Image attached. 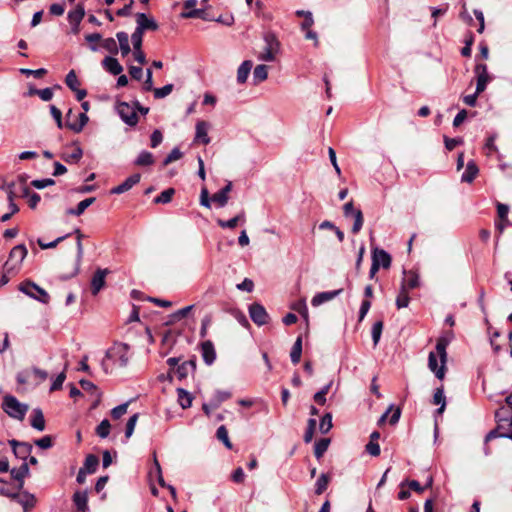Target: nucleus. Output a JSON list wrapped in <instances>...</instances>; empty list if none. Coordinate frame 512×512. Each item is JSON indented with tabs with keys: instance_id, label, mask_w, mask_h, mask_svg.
Returning a JSON list of instances; mask_svg holds the SVG:
<instances>
[{
	"instance_id": "f257e3e1",
	"label": "nucleus",
	"mask_w": 512,
	"mask_h": 512,
	"mask_svg": "<svg viewBox=\"0 0 512 512\" xmlns=\"http://www.w3.org/2000/svg\"><path fill=\"white\" fill-rule=\"evenodd\" d=\"M129 346L125 343H115L112 347H110L106 353L105 358L101 362L102 369L105 373H109V365L108 360L113 361L114 363H119L121 367H125L128 364Z\"/></svg>"
},
{
	"instance_id": "f03ea898",
	"label": "nucleus",
	"mask_w": 512,
	"mask_h": 512,
	"mask_svg": "<svg viewBox=\"0 0 512 512\" xmlns=\"http://www.w3.org/2000/svg\"><path fill=\"white\" fill-rule=\"evenodd\" d=\"M18 290L42 304H48L50 301L48 292L30 279L21 282L18 286Z\"/></svg>"
},
{
	"instance_id": "7ed1b4c3",
	"label": "nucleus",
	"mask_w": 512,
	"mask_h": 512,
	"mask_svg": "<svg viewBox=\"0 0 512 512\" xmlns=\"http://www.w3.org/2000/svg\"><path fill=\"white\" fill-rule=\"evenodd\" d=\"M27 248L24 244H19L13 247L9 253V260L5 262L3 266V270L7 271V273L16 274L27 256Z\"/></svg>"
},
{
	"instance_id": "20e7f679",
	"label": "nucleus",
	"mask_w": 512,
	"mask_h": 512,
	"mask_svg": "<svg viewBox=\"0 0 512 512\" xmlns=\"http://www.w3.org/2000/svg\"><path fill=\"white\" fill-rule=\"evenodd\" d=\"M2 408L10 417L17 420H23L28 411V405L20 403L12 395H6L3 398Z\"/></svg>"
},
{
	"instance_id": "39448f33",
	"label": "nucleus",
	"mask_w": 512,
	"mask_h": 512,
	"mask_svg": "<svg viewBox=\"0 0 512 512\" xmlns=\"http://www.w3.org/2000/svg\"><path fill=\"white\" fill-rule=\"evenodd\" d=\"M265 47L263 52L259 55V59L266 62L275 60V56L279 51L280 43L276 35L272 32L264 34Z\"/></svg>"
},
{
	"instance_id": "423d86ee",
	"label": "nucleus",
	"mask_w": 512,
	"mask_h": 512,
	"mask_svg": "<svg viewBox=\"0 0 512 512\" xmlns=\"http://www.w3.org/2000/svg\"><path fill=\"white\" fill-rule=\"evenodd\" d=\"M117 113L121 120L128 126H136L139 118L136 112L135 104L130 105L127 102H119L116 106Z\"/></svg>"
},
{
	"instance_id": "0eeeda50",
	"label": "nucleus",
	"mask_w": 512,
	"mask_h": 512,
	"mask_svg": "<svg viewBox=\"0 0 512 512\" xmlns=\"http://www.w3.org/2000/svg\"><path fill=\"white\" fill-rule=\"evenodd\" d=\"M249 315L251 320L258 326L267 324L270 319L265 307L259 303H252L249 306Z\"/></svg>"
},
{
	"instance_id": "6e6552de",
	"label": "nucleus",
	"mask_w": 512,
	"mask_h": 512,
	"mask_svg": "<svg viewBox=\"0 0 512 512\" xmlns=\"http://www.w3.org/2000/svg\"><path fill=\"white\" fill-rule=\"evenodd\" d=\"M8 443L11 446L14 455L23 460V462H27L26 460L30 456L33 446L28 442L18 441L16 439H11Z\"/></svg>"
},
{
	"instance_id": "1a4fd4ad",
	"label": "nucleus",
	"mask_w": 512,
	"mask_h": 512,
	"mask_svg": "<svg viewBox=\"0 0 512 512\" xmlns=\"http://www.w3.org/2000/svg\"><path fill=\"white\" fill-rule=\"evenodd\" d=\"M474 72L477 77L476 90L477 93H482L486 87L488 82L490 81V77L487 70V65L483 63H478L475 65Z\"/></svg>"
},
{
	"instance_id": "9d476101",
	"label": "nucleus",
	"mask_w": 512,
	"mask_h": 512,
	"mask_svg": "<svg viewBox=\"0 0 512 512\" xmlns=\"http://www.w3.org/2000/svg\"><path fill=\"white\" fill-rule=\"evenodd\" d=\"M495 417L498 422V429H512V409L507 407L499 408Z\"/></svg>"
},
{
	"instance_id": "9b49d317",
	"label": "nucleus",
	"mask_w": 512,
	"mask_h": 512,
	"mask_svg": "<svg viewBox=\"0 0 512 512\" xmlns=\"http://www.w3.org/2000/svg\"><path fill=\"white\" fill-rule=\"evenodd\" d=\"M110 273V271L105 268H98L92 276L91 279V292L93 295H97L100 290L105 286V277Z\"/></svg>"
},
{
	"instance_id": "f8f14e48",
	"label": "nucleus",
	"mask_w": 512,
	"mask_h": 512,
	"mask_svg": "<svg viewBox=\"0 0 512 512\" xmlns=\"http://www.w3.org/2000/svg\"><path fill=\"white\" fill-rule=\"evenodd\" d=\"M136 23V28L143 33L147 30L156 31L159 28L157 22L145 13L136 14Z\"/></svg>"
},
{
	"instance_id": "ddd939ff",
	"label": "nucleus",
	"mask_w": 512,
	"mask_h": 512,
	"mask_svg": "<svg viewBox=\"0 0 512 512\" xmlns=\"http://www.w3.org/2000/svg\"><path fill=\"white\" fill-rule=\"evenodd\" d=\"M372 262H376L379 268L388 269L391 266L392 258L384 249L374 248L372 250Z\"/></svg>"
},
{
	"instance_id": "4468645a",
	"label": "nucleus",
	"mask_w": 512,
	"mask_h": 512,
	"mask_svg": "<svg viewBox=\"0 0 512 512\" xmlns=\"http://www.w3.org/2000/svg\"><path fill=\"white\" fill-rule=\"evenodd\" d=\"M141 175L139 173L132 174L120 185L113 187L110 190L111 194H122L129 191L133 186L140 182Z\"/></svg>"
},
{
	"instance_id": "2eb2a0df",
	"label": "nucleus",
	"mask_w": 512,
	"mask_h": 512,
	"mask_svg": "<svg viewBox=\"0 0 512 512\" xmlns=\"http://www.w3.org/2000/svg\"><path fill=\"white\" fill-rule=\"evenodd\" d=\"M209 123L200 120L196 123V133L194 142L202 143L207 145L210 143V137L208 136Z\"/></svg>"
},
{
	"instance_id": "dca6fc26",
	"label": "nucleus",
	"mask_w": 512,
	"mask_h": 512,
	"mask_svg": "<svg viewBox=\"0 0 512 512\" xmlns=\"http://www.w3.org/2000/svg\"><path fill=\"white\" fill-rule=\"evenodd\" d=\"M342 292H343L342 288L333 290V291L319 292L313 296V298L311 300V304H312V306L317 307L325 302H328V301L334 299L335 297L339 296Z\"/></svg>"
},
{
	"instance_id": "f3484780",
	"label": "nucleus",
	"mask_w": 512,
	"mask_h": 512,
	"mask_svg": "<svg viewBox=\"0 0 512 512\" xmlns=\"http://www.w3.org/2000/svg\"><path fill=\"white\" fill-rule=\"evenodd\" d=\"M428 367L438 379L442 380L445 377L446 364L441 363V365L439 366L437 355L434 352L429 353Z\"/></svg>"
},
{
	"instance_id": "a211bd4d",
	"label": "nucleus",
	"mask_w": 512,
	"mask_h": 512,
	"mask_svg": "<svg viewBox=\"0 0 512 512\" xmlns=\"http://www.w3.org/2000/svg\"><path fill=\"white\" fill-rule=\"evenodd\" d=\"M30 470L27 462H23L20 467L10 470L11 477L18 482V489H22L24 479L29 476Z\"/></svg>"
},
{
	"instance_id": "6ab92c4d",
	"label": "nucleus",
	"mask_w": 512,
	"mask_h": 512,
	"mask_svg": "<svg viewBox=\"0 0 512 512\" xmlns=\"http://www.w3.org/2000/svg\"><path fill=\"white\" fill-rule=\"evenodd\" d=\"M201 354L205 364L212 365L214 363L216 351L212 341L206 340L201 344Z\"/></svg>"
},
{
	"instance_id": "aec40b11",
	"label": "nucleus",
	"mask_w": 512,
	"mask_h": 512,
	"mask_svg": "<svg viewBox=\"0 0 512 512\" xmlns=\"http://www.w3.org/2000/svg\"><path fill=\"white\" fill-rule=\"evenodd\" d=\"M12 497L14 499H17V501L22 505L25 512L35 507L36 498L33 494L23 492L13 494Z\"/></svg>"
},
{
	"instance_id": "412c9836",
	"label": "nucleus",
	"mask_w": 512,
	"mask_h": 512,
	"mask_svg": "<svg viewBox=\"0 0 512 512\" xmlns=\"http://www.w3.org/2000/svg\"><path fill=\"white\" fill-rule=\"evenodd\" d=\"M102 66L106 71H108L110 74L114 76L120 75L123 71V67L121 66L119 61L112 56H106L102 60Z\"/></svg>"
},
{
	"instance_id": "4be33fe9",
	"label": "nucleus",
	"mask_w": 512,
	"mask_h": 512,
	"mask_svg": "<svg viewBox=\"0 0 512 512\" xmlns=\"http://www.w3.org/2000/svg\"><path fill=\"white\" fill-rule=\"evenodd\" d=\"M77 255H76V261L73 268V271L68 275H62L60 276L61 280H69L72 277L76 276L80 271V265L83 258V245L82 240H77Z\"/></svg>"
},
{
	"instance_id": "5701e85b",
	"label": "nucleus",
	"mask_w": 512,
	"mask_h": 512,
	"mask_svg": "<svg viewBox=\"0 0 512 512\" xmlns=\"http://www.w3.org/2000/svg\"><path fill=\"white\" fill-rule=\"evenodd\" d=\"M479 173V168L474 160H470L466 169L461 176V181L465 183H472Z\"/></svg>"
},
{
	"instance_id": "b1692460",
	"label": "nucleus",
	"mask_w": 512,
	"mask_h": 512,
	"mask_svg": "<svg viewBox=\"0 0 512 512\" xmlns=\"http://www.w3.org/2000/svg\"><path fill=\"white\" fill-rule=\"evenodd\" d=\"M405 277L401 282V287H404L407 291L410 289H415L419 286V275L414 271H405Z\"/></svg>"
},
{
	"instance_id": "393cba45",
	"label": "nucleus",
	"mask_w": 512,
	"mask_h": 512,
	"mask_svg": "<svg viewBox=\"0 0 512 512\" xmlns=\"http://www.w3.org/2000/svg\"><path fill=\"white\" fill-rule=\"evenodd\" d=\"M88 121H89V118H88L87 114L85 112H83L78 115L77 121H75V122L66 121L65 127H67L68 129L72 130L75 133H80L83 130L84 126L88 123Z\"/></svg>"
},
{
	"instance_id": "a878e982",
	"label": "nucleus",
	"mask_w": 512,
	"mask_h": 512,
	"mask_svg": "<svg viewBox=\"0 0 512 512\" xmlns=\"http://www.w3.org/2000/svg\"><path fill=\"white\" fill-rule=\"evenodd\" d=\"M85 16V8L82 3H78L75 9L68 12V22L69 24H80L82 19Z\"/></svg>"
},
{
	"instance_id": "bb28decb",
	"label": "nucleus",
	"mask_w": 512,
	"mask_h": 512,
	"mask_svg": "<svg viewBox=\"0 0 512 512\" xmlns=\"http://www.w3.org/2000/svg\"><path fill=\"white\" fill-rule=\"evenodd\" d=\"M253 67V63L251 60H245L241 63L237 70V82L239 84H244L247 81V78L251 72Z\"/></svg>"
},
{
	"instance_id": "cd10ccee",
	"label": "nucleus",
	"mask_w": 512,
	"mask_h": 512,
	"mask_svg": "<svg viewBox=\"0 0 512 512\" xmlns=\"http://www.w3.org/2000/svg\"><path fill=\"white\" fill-rule=\"evenodd\" d=\"M30 424L38 431H43L45 429V419L40 408L33 409Z\"/></svg>"
},
{
	"instance_id": "c85d7f7f",
	"label": "nucleus",
	"mask_w": 512,
	"mask_h": 512,
	"mask_svg": "<svg viewBox=\"0 0 512 512\" xmlns=\"http://www.w3.org/2000/svg\"><path fill=\"white\" fill-rule=\"evenodd\" d=\"M83 156V150L79 145H76V147L73 149L72 152H63L61 154V158L63 161H65L68 164H76L80 161V159Z\"/></svg>"
},
{
	"instance_id": "c756f323",
	"label": "nucleus",
	"mask_w": 512,
	"mask_h": 512,
	"mask_svg": "<svg viewBox=\"0 0 512 512\" xmlns=\"http://www.w3.org/2000/svg\"><path fill=\"white\" fill-rule=\"evenodd\" d=\"M95 197L86 198L78 203L75 208L67 209L66 213L68 215L80 216L84 213V211L94 203Z\"/></svg>"
},
{
	"instance_id": "7c9ffc66",
	"label": "nucleus",
	"mask_w": 512,
	"mask_h": 512,
	"mask_svg": "<svg viewBox=\"0 0 512 512\" xmlns=\"http://www.w3.org/2000/svg\"><path fill=\"white\" fill-rule=\"evenodd\" d=\"M116 38L119 42L118 48L120 49L122 56H127L131 52L128 34L124 31H120L117 32Z\"/></svg>"
},
{
	"instance_id": "2f4dec72",
	"label": "nucleus",
	"mask_w": 512,
	"mask_h": 512,
	"mask_svg": "<svg viewBox=\"0 0 512 512\" xmlns=\"http://www.w3.org/2000/svg\"><path fill=\"white\" fill-rule=\"evenodd\" d=\"M433 404L440 405V407L436 410L437 414H442L446 407V398L444 395V387H438L433 395Z\"/></svg>"
},
{
	"instance_id": "473e14b6",
	"label": "nucleus",
	"mask_w": 512,
	"mask_h": 512,
	"mask_svg": "<svg viewBox=\"0 0 512 512\" xmlns=\"http://www.w3.org/2000/svg\"><path fill=\"white\" fill-rule=\"evenodd\" d=\"M73 502L77 507L78 512H85L88 508V496L85 491H77L73 495Z\"/></svg>"
},
{
	"instance_id": "72a5a7b5",
	"label": "nucleus",
	"mask_w": 512,
	"mask_h": 512,
	"mask_svg": "<svg viewBox=\"0 0 512 512\" xmlns=\"http://www.w3.org/2000/svg\"><path fill=\"white\" fill-rule=\"evenodd\" d=\"M154 161L155 160L153 154L147 150H143L134 160V165L140 167L151 166L154 164Z\"/></svg>"
},
{
	"instance_id": "f704fd0d",
	"label": "nucleus",
	"mask_w": 512,
	"mask_h": 512,
	"mask_svg": "<svg viewBox=\"0 0 512 512\" xmlns=\"http://www.w3.org/2000/svg\"><path fill=\"white\" fill-rule=\"evenodd\" d=\"M301 355H302V336L299 335L296 338V340L292 346L291 352H290L291 362L294 365H297L301 360Z\"/></svg>"
},
{
	"instance_id": "c9c22d12",
	"label": "nucleus",
	"mask_w": 512,
	"mask_h": 512,
	"mask_svg": "<svg viewBox=\"0 0 512 512\" xmlns=\"http://www.w3.org/2000/svg\"><path fill=\"white\" fill-rule=\"evenodd\" d=\"M178 403L183 409L191 407L193 396L184 388H177Z\"/></svg>"
},
{
	"instance_id": "e433bc0d",
	"label": "nucleus",
	"mask_w": 512,
	"mask_h": 512,
	"mask_svg": "<svg viewBox=\"0 0 512 512\" xmlns=\"http://www.w3.org/2000/svg\"><path fill=\"white\" fill-rule=\"evenodd\" d=\"M407 488L409 490H413L417 493H422L425 489L427 488H431L432 487V484H433V478L431 475L428 476L427 478V481L425 483V485H421L418 481L416 480H409V481H406L405 482Z\"/></svg>"
},
{
	"instance_id": "4c0bfd02",
	"label": "nucleus",
	"mask_w": 512,
	"mask_h": 512,
	"mask_svg": "<svg viewBox=\"0 0 512 512\" xmlns=\"http://www.w3.org/2000/svg\"><path fill=\"white\" fill-rule=\"evenodd\" d=\"M193 308H194V305H189V306L183 307V308L175 311L174 313L169 315V319L166 322V324L171 325V324H174V323L180 321L181 319L185 318L192 311Z\"/></svg>"
},
{
	"instance_id": "58836bf2",
	"label": "nucleus",
	"mask_w": 512,
	"mask_h": 512,
	"mask_svg": "<svg viewBox=\"0 0 512 512\" xmlns=\"http://www.w3.org/2000/svg\"><path fill=\"white\" fill-rule=\"evenodd\" d=\"M244 220H245V213H244V211H242L241 213H239L238 215H236L235 217H233L229 220L218 219L217 224L221 228L234 229L238 225L239 221H244Z\"/></svg>"
},
{
	"instance_id": "ea45409f",
	"label": "nucleus",
	"mask_w": 512,
	"mask_h": 512,
	"mask_svg": "<svg viewBox=\"0 0 512 512\" xmlns=\"http://www.w3.org/2000/svg\"><path fill=\"white\" fill-rule=\"evenodd\" d=\"M28 175L23 173L17 176V191L20 194V197H28L30 193V189L27 186Z\"/></svg>"
},
{
	"instance_id": "a19ab883",
	"label": "nucleus",
	"mask_w": 512,
	"mask_h": 512,
	"mask_svg": "<svg viewBox=\"0 0 512 512\" xmlns=\"http://www.w3.org/2000/svg\"><path fill=\"white\" fill-rule=\"evenodd\" d=\"M268 77V67L264 64L257 65L253 71L254 84L265 81Z\"/></svg>"
},
{
	"instance_id": "79ce46f5",
	"label": "nucleus",
	"mask_w": 512,
	"mask_h": 512,
	"mask_svg": "<svg viewBox=\"0 0 512 512\" xmlns=\"http://www.w3.org/2000/svg\"><path fill=\"white\" fill-rule=\"evenodd\" d=\"M330 444L329 438H321L318 441L315 442L314 445V455L319 460L323 457L325 452L327 451Z\"/></svg>"
},
{
	"instance_id": "37998d69",
	"label": "nucleus",
	"mask_w": 512,
	"mask_h": 512,
	"mask_svg": "<svg viewBox=\"0 0 512 512\" xmlns=\"http://www.w3.org/2000/svg\"><path fill=\"white\" fill-rule=\"evenodd\" d=\"M99 464V458L94 454L86 456L84 466L82 467L87 473L92 474L96 471Z\"/></svg>"
},
{
	"instance_id": "c03bdc74",
	"label": "nucleus",
	"mask_w": 512,
	"mask_h": 512,
	"mask_svg": "<svg viewBox=\"0 0 512 512\" xmlns=\"http://www.w3.org/2000/svg\"><path fill=\"white\" fill-rule=\"evenodd\" d=\"M447 345H448V341L445 338L441 337L437 340L436 355L439 356L440 361L443 364H446V361H447V351H446Z\"/></svg>"
},
{
	"instance_id": "a18cd8bd",
	"label": "nucleus",
	"mask_w": 512,
	"mask_h": 512,
	"mask_svg": "<svg viewBox=\"0 0 512 512\" xmlns=\"http://www.w3.org/2000/svg\"><path fill=\"white\" fill-rule=\"evenodd\" d=\"M175 194L174 188H168L162 191L158 196H156L153 200L155 204H167L170 203L173 196Z\"/></svg>"
},
{
	"instance_id": "49530a36",
	"label": "nucleus",
	"mask_w": 512,
	"mask_h": 512,
	"mask_svg": "<svg viewBox=\"0 0 512 512\" xmlns=\"http://www.w3.org/2000/svg\"><path fill=\"white\" fill-rule=\"evenodd\" d=\"M101 47L112 55H116L119 52L118 44L112 37L102 39Z\"/></svg>"
},
{
	"instance_id": "de8ad7c7",
	"label": "nucleus",
	"mask_w": 512,
	"mask_h": 512,
	"mask_svg": "<svg viewBox=\"0 0 512 512\" xmlns=\"http://www.w3.org/2000/svg\"><path fill=\"white\" fill-rule=\"evenodd\" d=\"M329 481H330L329 475L326 473H322L316 481L315 493L317 495H321L327 489Z\"/></svg>"
},
{
	"instance_id": "09e8293b",
	"label": "nucleus",
	"mask_w": 512,
	"mask_h": 512,
	"mask_svg": "<svg viewBox=\"0 0 512 512\" xmlns=\"http://www.w3.org/2000/svg\"><path fill=\"white\" fill-rule=\"evenodd\" d=\"M410 303L408 291L404 287H400V291L396 298V306L398 309L406 308Z\"/></svg>"
},
{
	"instance_id": "8fccbe9b",
	"label": "nucleus",
	"mask_w": 512,
	"mask_h": 512,
	"mask_svg": "<svg viewBox=\"0 0 512 512\" xmlns=\"http://www.w3.org/2000/svg\"><path fill=\"white\" fill-rule=\"evenodd\" d=\"M231 397V393L229 391H220L217 390L214 397L211 399V405L213 408H218L220 404Z\"/></svg>"
},
{
	"instance_id": "3c124183",
	"label": "nucleus",
	"mask_w": 512,
	"mask_h": 512,
	"mask_svg": "<svg viewBox=\"0 0 512 512\" xmlns=\"http://www.w3.org/2000/svg\"><path fill=\"white\" fill-rule=\"evenodd\" d=\"M503 437V438H512V429H506L502 431V429H498V427L494 430H491L485 437V441L488 442L494 438Z\"/></svg>"
},
{
	"instance_id": "603ef678",
	"label": "nucleus",
	"mask_w": 512,
	"mask_h": 512,
	"mask_svg": "<svg viewBox=\"0 0 512 512\" xmlns=\"http://www.w3.org/2000/svg\"><path fill=\"white\" fill-rule=\"evenodd\" d=\"M216 437L225 445V447H227L228 449H232V443L229 440L228 430L224 425L218 427L216 431Z\"/></svg>"
},
{
	"instance_id": "864d4df0",
	"label": "nucleus",
	"mask_w": 512,
	"mask_h": 512,
	"mask_svg": "<svg viewBox=\"0 0 512 512\" xmlns=\"http://www.w3.org/2000/svg\"><path fill=\"white\" fill-rule=\"evenodd\" d=\"M85 40L89 44V49L92 52H97L99 50V46L97 45V42L102 41V35L100 33H91L85 35Z\"/></svg>"
},
{
	"instance_id": "5fc2aeb1",
	"label": "nucleus",
	"mask_w": 512,
	"mask_h": 512,
	"mask_svg": "<svg viewBox=\"0 0 512 512\" xmlns=\"http://www.w3.org/2000/svg\"><path fill=\"white\" fill-rule=\"evenodd\" d=\"M332 414L331 413H325L321 420L319 425V430L322 434H327L331 428H332Z\"/></svg>"
},
{
	"instance_id": "6e6d98bb",
	"label": "nucleus",
	"mask_w": 512,
	"mask_h": 512,
	"mask_svg": "<svg viewBox=\"0 0 512 512\" xmlns=\"http://www.w3.org/2000/svg\"><path fill=\"white\" fill-rule=\"evenodd\" d=\"M111 424L108 419H103L96 427V434L100 438H107L110 433Z\"/></svg>"
},
{
	"instance_id": "4d7b16f0",
	"label": "nucleus",
	"mask_w": 512,
	"mask_h": 512,
	"mask_svg": "<svg viewBox=\"0 0 512 512\" xmlns=\"http://www.w3.org/2000/svg\"><path fill=\"white\" fill-rule=\"evenodd\" d=\"M65 84L72 90L76 91V88L80 85L77 75L74 70L68 72L65 77Z\"/></svg>"
},
{
	"instance_id": "13d9d810",
	"label": "nucleus",
	"mask_w": 512,
	"mask_h": 512,
	"mask_svg": "<svg viewBox=\"0 0 512 512\" xmlns=\"http://www.w3.org/2000/svg\"><path fill=\"white\" fill-rule=\"evenodd\" d=\"M352 217L354 218V223L352 226V233L357 234L362 229V226L364 223L363 213L361 210H357L355 215H353Z\"/></svg>"
},
{
	"instance_id": "bf43d9fd",
	"label": "nucleus",
	"mask_w": 512,
	"mask_h": 512,
	"mask_svg": "<svg viewBox=\"0 0 512 512\" xmlns=\"http://www.w3.org/2000/svg\"><path fill=\"white\" fill-rule=\"evenodd\" d=\"M382 330H383V322L382 321H377L373 324L371 334H372L374 346H376L378 344V342L381 338Z\"/></svg>"
},
{
	"instance_id": "052dcab7",
	"label": "nucleus",
	"mask_w": 512,
	"mask_h": 512,
	"mask_svg": "<svg viewBox=\"0 0 512 512\" xmlns=\"http://www.w3.org/2000/svg\"><path fill=\"white\" fill-rule=\"evenodd\" d=\"M139 418V414L135 413L133 414L126 423V429H125V436L126 438H130L134 432L137 420Z\"/></svg>"
},
{
	"instance_id": "680f3d73",
	"label": "nucleus",
	"mask_w": 512,
	"mask_h": 512,
	"mask_svg": "<svg viewBox=\"0 0 512 512\" xmlns=\"http://www.w3.org/2000/svg\"><path fill=\"white\" fill-rule=\"evenodd\" d=\"M183 156V153L180 151L178 147H175L171 150V152L167 155V157L163 161V166H167L170 163L179 160Z\"/></svg>"
},
{
	"instance_id": "e2e57ef3",
	"label": "nucleus",
	"mask_w": 512,
	"mask_h": 512,
	"mask_svg": "<svg viewBox=\"0 0 512 512\" xmlns=\"http://www.w3.org/2000/svg\"><path fill=\"white\" fill-rule=\"evenodd\" d=\"M173 87H174L173 84H166L161 88L153 89L154 97L156 99H161V98L168 96L172 92Z\"/></svg>"
},
{
	"instance_id": "0e129e2a",
	"label": "nucleus",
	"mask_w": 512,
	"mask_h": 512,
	"mask_svg": "<svg viewBox=\"0 0 512 512\" xmlns=\"http://www.w3.org/2000/svg\"><path fill=\"white\" fill-rule=\"evenodd\" d=\"M143 32L135 28L134 32L131 35V41L134 47V50H139L142 48L143 43Z\"/></svg>"
},
{
	"instance_id": "69168bd1",
	"label": "nucleus",
	"mask_w": 512,
	"mask_h": 512,
	"mask_svg": "<svg viewBox=\"0 0 512 512\" xmlns=\"http://www.w3.org/2000/svg\"><path fill=\"white\" fill-rule=\"evenodd\" d=\"M50 113L52 117L54 118L56 125L59 129H62L65 124L62 120V112L60 109H58L55 105H50Z\"/></svg>"
},
{
	"instance_id": "338daca9",
	"label": "nucleus",
	"mask_w": 512,
	"mask_h": 512,
	"mask_svg": "<svg viewBox=\"0 0 512 512\" xmlns=\"http://www.w3.org/2000/svg\"><path fill=\"white\" fill-rule=\"evenodd\" d=\"M129 402L120 404L111 410V417L115 420L120 419L127 412Z\"/></svg>"
},
{
	"instance_id": "774afa93",
	"label": "nucleus",
	"mask_w": 512,
	"mask_h": 512,
	"mask_svg": "<svg viewBox=\"0 0 512 512\" xmlns=\"http://www.w3.org/2000/svg\"><path fill=\"white\" fill-rule=\"evenodd\" d=\"M463 142L461 137L449 138L448 136H444L445 148L448 151H452L456 146L463 144Z\"/></svg>"
}]
</instances>
